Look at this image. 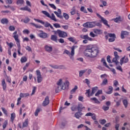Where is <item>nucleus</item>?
I'll return each instance as SVG.
<instances>
[{
	"mask_svg": "<svg viewBox=\"0 0 130 130\" xmlns=\"http://www.w3.org/2000/svg\"><path fill=\"white\" fill-rule=\"evenodd\" d=\"M99 53V50L97 47L88 45L84 51V55L87 57H96Z\"/></svg>",
	"mask_w": 130,
	"mask_h": 130,
	"instance_id": "f257e3e1",
	"label": "nucleus"
},
{
	"mask_svg": "<svg viewBox=\"0 0 130 130\" xmlns=\"http://www.w3.org/2000/svg\"><path fill=\"white\" fill-rule=\"evenodd\" d=\"M70 86V82L66 81L64 82L62 79H60L57 81L55 85V93H59L62 90H66L68 87Z\"/></svg>",
	"mask_w": 130,
	"mask_h": 130,
	"instance_id": "f03ea898",
	"label": "nucleus"
},
{
	"mask_svg": "<svg viewBox=\"0 0 130 130\" xmlns=\"http://www.w3.org/2000/svg\"><path fill=\"white\" fill-rule=\"evenodd\" d=\"M76 48L75 46H73L71 48V52H70L69 50H64V53L67 54V55H69V56L70 57V59L72 60H74V56L75 55V49Z\"/></svg>",
	"mask_w": 130,
	"mask_h": 130,
	"instance_id": "7ed1b4c3",
	"label": "nucleus"
},
{
	"mask_svg": "<svg viewBox=\"0 0 130 130\" xmlns=\"http://www.w3.org/2000/svg\"><path fill=\"white\" fill-rule=\"evenodd\" d=\"M86 108L85 107H83V105L81 104H78V106L75 105H73L71 107V110L72 111H83V109H85Z\"/></svg>",
	"mask_w": 130,
	"mask_h": 130,
	"instance_id": "20e7f679",
	"label": "nucleus"
},
{
	"mask_svg": "<svg viewBox=\"0 0 130 130\" xmlns=\"http://www.w3.org/2000/svg\"><path fill=\"white\" fill-rule=\"evenodd\" d=\"M53 32L54 34H58L59 37H61V38H66V37H68V34L65 31L60 30V29L53 30Z\"/></svg>",
	"mask_w": 130,
	"mask_h": 130,
	"instance_id": "39448f33",
	"label": "nucleus"
},
{
	"mask_svg": "<svg viewBox=\"0 0 130 130\" xmlns=\"http://www.w3.org/2000/svg\"><path fill=\"white\" fill-rule=\"evenodd\" d=\"M34 20L36 21V22H38V23H41V24L44 25V27H46V28H48V27H50L51 28V29H52V30H54L53 26H52V25H51V24H50V23H49L47 22H44V21H43L41 20L37 19L36 18L34 19Z\"/></svg>",
	"mask_w": 130,
	"mask_h": 130,
	"instance_id": "423d86ee",
	"label": "nucleus"
},
{
	"mask_svg": "<svg viewBox=\"0 0 130 130\" xmlns=\"http://www.w3.org/2000/svg\"><path fill=\"white\" fill-rule=\"evenodd\" d=\"M42 13H43L44 15H45V16L48 17V18H51V20H52V21L57 22V20H56V18H55V16L54 15V14L52 13L51 16L50 14H49V13L46 11H42Z\"/></svg>",
	"mask_w": 130,
	"mask_h": 130,
	"instance_id": "0eeeda50",
	"label": "nucleus"
},
{
	"mask_svg": "<svg viewBox=\"0 0 130 130\" xmlns=\"http://www.w3.org/2000/svg\"><path fill=\"white\" fill-rule=\"evenodd\" d=\"M95 22H88L84 24H83V27L85 28H93V27H95Z\"/></svg>",
	"mask_w": 130,
	"mask_h": 130,
	"instance_id": "6e6552de",
	"label": "nucleus"
},
{
	"mask_svg": "<svg viewBox=\"0 0 130 130\" xmlns=\"http://www.w3.org/2000/svg\"><path fill=\"white\" fill-rule=\"evenodd\" d=\"M36 72L37 74L38 83H41V82L43 81V78H42V76H41V73L39 70H37Z\"/></svg>",
	"mask_w": 130,
	"mask_h": 130,
	"instance_id": "1a4fd4ad",
	"label": "nucleus"
},
{
	"mask_svg": "<svg viewBox=\"0 0 130 130\" xmlns=\"http://www.w3.org/2000/svg\"><path fill=\"white\" fill-rule=\"evenodd\" d=\"M128 62V58L124 56V57L121 58L120 60V64L121 66H122L123 63H126V62Z\"/></svg>",
	"mask_w": 130,
	"mask_h": 130,
	"instance_id": "9d476101",
	"label": "nucleus"
},
{
	"mask_svg": "<svg viewBox=\"0 0 130 130\" xmlns=\"http://www.w3.org/2000/svg\"><path fill=\"white\" fill-rule=\"evenodd\" d=\"M79 36L82 39H87V40H89V41H93V39H92V38H90L88 35H80Z\"/></svg>",
	"mask_w": 130,
	"mask_h": 130,
	"instance_id": "9b49d317",
	"label": "nucleus"
},
{
	"mask_svg": "<svg viewBox=\"0 0 130 130\" xmlns=\"http://www.w3.org/2000/svg\"><path fill=\"white\" fill-rule=\"evenodd\" d=\"M49 102H50L49 96H46L42 104L43 106H47V105L49 104Z\"/></svg>",
	"mask_w": 130,
	"mask_h": 130,
	"instance_id": "f8f14e48",
	"label": "nucleus"
},
{
	"mask_svg": "<svg viewBox=\"0 0 130 130\" xmlns=\"http://www.w3.org/2000/svg\"><path fill=\"white\" fill-rule=\"evenodd\" d=\"M54 14L60 19H63V16L61 15V10L60 9H58V12L54 11Z\"/></svg>",
	"mask_w": 130,
	"mask_h": 130,
	"instance_id": "ddd939ff",
	"label": "nucleus"
},
{
	"mask_svg": "<svg viewBox=\"0 0 130 130\" xmlns=\"http://www.w3.org/2000/svg\"><path fill=\"white\" fill-rule=\"evenodd\" d=\"M39 37L41 38H48V35L45 32H43V31L41 30V33L39 34Z\"/></svg>",
	"mask_w": 130,
	"mask_h": 130,
	"instance_id": "4468645a",
	"label": "nucleus"
},
{
	"mask_svg": "<svg viewBox=\"0 0 130 130\" xmlns=\"http://www.w3.org/2000/svg\"><path fill=\"white\" fill-rule=\"evenodd\" d=\"M82 111H78L75 113L74 114V117L75 118H77V119H80L82 117V115H83V114L81 113Z\"/></svg>",
	"mask_w": 130,
	"mask_h": 130,
	"instance_id": "2eb2a0df",
	"label": "nucleus"
},
{
	"mask_svg": "<svg viewBox=\"0 0 130 130\" xmlns=\"http://www.w3.org/2000/svg\"><path fill=\"white\" fill-rule=\"evenodd\" d=\"M51 68L52 69H57L58 70H62V69H64V66L63 65H54L51 66Z\"/></svg>",
	"mask_w": 130,
	"mask_h": 130,
	"instance_id": "dca6fc26",
	"label": "nucleus"
},
{
	"mask_svg": "<svg viewBox=\"0 0 130 130\" xmlns=\"http://www.w3.org/2000/svg\"><path fill=\"white\" fill-rule=\"evenodd\" d=\"M129 34V32H127L126 31H123L122 30L121 32V38L122 39H124V36H128Z\"/></svg>",
	"mask_w": 130,
	"mask_h": 130,
	"instance_id": "f3484780",
	"label": "nucleus"
},
{
	"mask_svg": "<svg viewBox=\"0 0 130 130\" xmlns=\"http://www.w3.org/2000/svg\"><path fill=\"white\" fill-rule=\"evenodd\" d=\"M20 10H21V11H27V12H29V13H31L32 12L31 9L28 7V6H25L24 7L21 8Z\"/></svg>",
	"mask_w": 130,
	"mask_h": 130,
	"instance_id": "a211bd4d",
	"label": "nucleus"
},
{
	"mask_svg": "<svg viewBox=\"0 0 130 130\" xmlns=\"http://www.w3.org/2000/svg\"><path fill=\"white\" fill-rule=\"evenodd\" d=\"M101 21H102V22H103V24H104V25H106V26H107V27H108V28H110V25H109V24H108V21H107L105 18H104L103 17L102 18Z\"/></svg>",
	"mask_w": 130,
	"mask_h": 130,
	"instance_id": "6ab92c4d",
	"label": "nucleus"
},
{
	"mask_svg": "<svg viewBox=\"0 0 130 130\" xmlns=\"http://www.w3.org/2000/svg\"><path fill=\"white\" fill-rule=\"evenodd\" d=\"M45 49L47 52H51L52 51V47L46 45L45 46Z\"/></svg>",
	"mask_w": 130,
	"mask_h": 130,
	"instance_id": "aec40b11",
	"label": "nucleus"
},
{
	"mask_svg": "<svg viewBox=\"0 0 130 130\" xmlns=\"http://www.w3.org/2000/svg\"><path fill=\"white\" fill-rule=\"evenodd\" d=\"M97 90H98V87L95 86L92 88L91 93H90V96H93L96 92H97Z\"/></svg>",
	"mask_w": 130,
	"mask_h": 130,
	"instance_id": "412c9836",
	"label": "nucleus"
},
{
	"mask_svg": "<svg viewBox=\"0 0 130 130\" xmlns=\"http://www.w3.org/2000/svg\"><path fill=\"white\" fill-rule=\"evenodd\" d=\"M93 32L94 33H95V34H96L97 35H100L102 34V30L96 28L93 29Z\"/></svg>",
	"mask_w": 130,
	"mask_h": 130,
	"instance_id": "4be33fe9",
	"label": "nucleus"
},
{
	"mask_svg": "<svg viewBox=\"0 0 130 130\" xmlns=\"http://www.w3.org/2000/svg\"><path fill=\"white\" fill-rule=\"evenodd\" d=\"M113 21H114V22H115V23H118V22H121V21H122V18H121V17L119 16L118 17H116V18H114L113 19Z\"/></svg>",
	"mask_w": 130,
	"mask_h": 130,
	"instance_id": "5701e85b",
	"label": "nucleus"
},
{
	"mask_svg": "<svg viewBox=\"0 0 130 130\" xmlns=\"http://www.w3.org/2000/svg\"><path fill=\"white\" fill-rule=\"evenodd\" d=\"M15 41L17 42V45L18 46V44H20V40H19V35H15L13 36Z\"/></svg>",
	"mask_w": 130,
	"mask_h": 130,
	"instance_id": "b1692460",
	"label": "nucleus"
},
{
	"mask_svg": "<svg viewBox=\"0 0 130 130\" xmlns=\"http://www.w3.org/2000/svg\"><path fill=\"white\" fill-rule=\"evenodd\" d=\"M101 62H103V65L106 67V68H107V69H110V68H109V66L107 65V63H106V61L104 59V58H102Z\"/></svg>",
	"mask_w": 130,
	"mask_h": 130,
	"instance_id": "393cba45",
	"label": "nucleus"
},
{
	"mask_svg": "<svg viewBox=\"0 0 130 130\" xmlns=\"http://www.w3.org/2000/svg\"><path fill=\"white\" fill-rule=\"evenodd\" d=\"M51 40H52V41H55V42H57V37L56 35H52L51 36Z\"/></svg>",
	"mask_w": 130,
	"mask_h": 130,
	"instance_id": "a878e982",
	"label": "nucleus"
},
{
	"mask_svg": "<svg viewBox=\"0 0 130 130\" xmlns=\"http://www.w3.org/2000/svg\"><path fill=\"white\" fill-rule=\"evenodd\" d=\"M118 59H119V57H115L112 59V62H115V64L116 65L118 64L119 62H118V60H117Z\"/></svg>",
	"mask_w": 130,
	"mask_h": 130,
	"instance_id": "bb28decb",
	"label": "nucleus"
},
{
	"mask_svg": "<svg viewBox=\"0 0 130 130\" xmlns=\"http://www.w3.org/2000/svg\"><path fill=\"white\" fill-rule=\"evenodd\" d=\"M26 126H28V119H25V121L23 122L22 128L26 127Z\"/></svg>",
	"mask_w": 130,
	"mask_h": 130,
	"instance_id": "cd10ccee",
	"label": "nucleus"
},
{
	"mask_svg": "<svg viewBox=\"0 0 130 130\" xmlns=\"http://www.w3.org/2000/svg\"><path fill=\"white\" fill-rule=\"evenodd\" d=\"M108 83V80L107 79L105 78L103 80L102 83H101V86H105V85H107Z\"/></svg>",
	"mask_w": 130,
	"mask_h": 130,
	"instance_id": "c85d7f7f",
	"label": "nucleus"
},
{
	"mask_svg": "<svg viewBox=\"0 0 130 130\" xmlns=\"http://www.w3.org/2000/svg\"><path fill=\"white\" fill-rule=\"evenodd\" d=\"M2 86L3 87V90L5 91L7 89V85L6 84V81L5 79H3L2 81Z\"/></svg>",
	"mask_w": 130,
	"mask_h": 130,
	"instance_id": "c756f323",
	"label": "nucleus"
},
{
	"mask_svg": "<svg viewBox=\"0 0 130 130\" xmlns=\"http://www.w3.org/2000/svg\"><path fill=\"white\" fill-rule=\"evenodd\" d=\"M77 89H78V86L75 85L74 88L71 90L70 91L71 94H74V93H75Z\"/></svg>",
	"mask_w": 130,
	"mask_h": 130,
	"instance_id": "7c9ffc66",
	"label": "nucleus"
},
{
	"mask_svg": "<svg viewBox=\"0 0 130 130\" xmlns=\"http://www.w3.org/2000/svg\"><path fill=\"white\" fill-rule=\"evenodd\" d=\"M92 101H94V103H96L97 104H100V102L96 98H92L90 99Z\"/></svg>",
	"mask_w": 130,
	"mask_h": 130,
	"instance_id": "2f4dec72",
	"label": "nucleus"
},
{
	"mask_svg": "<svg viewBox=\"0 0 130 130\" xmlns=\"http://www.w3.org/2000/svg\"><path fill=\"white\" fill-rule=\"evenodd\" d=\"M87 72V70H81L79 71V77H81L85 73Z\"/></svg>",
	"mask_w": 130,
	"mask_h": 130,
	"instance_id": "473e14b6",
	"label": "nucleus"
},
{
	"mask_svg": "<svg viewBox=\"0 0 130 130\" xmlns=\"http://www.w3.org/2000/svg\"><path fill=\"white\" fill-rule=\"evenodd\" d=\"M123 104L125 108L127 107V105L128 104V102H127V100H123L122 101Z\"/></svg>",
	"mask_w": 130,
	"mask_h": 130,
	"instance_id": "72a5a7b5",
	"label": "nucleus"
},
{
	"mask_svg": "<svg viewBox=\"0 0 130 130\" xmlns=\"http://www.w3.org/2000/svg\"><path fill=\"white\" fill-rule=\"evenodd\" d=\"M63 17L64 18L65 20H69V19H70V16L66 13H63Z\"/></svg>",
	"mask_w": 130,
	"mask_h": 130,
	"instance_id": "f704fd0d",
	"label": "nucleus"
},
{
	"mask_svg": "<svg viewBox=\"0 0 130 130\" xmlns=\"http://www.w3.org/2000/svg\"><path fill=\"white\" fill-rule=\"evenodd\" d=\"M1 22L2 24H8L9 23V20L7 18H3L1 20Z\"/></svg>",
	"mask_w": 130,
	"mask_h": 130,
	"instance_id": "c9c22d12",
	"label": "nucleus"
},
{
	"mask_svg": "<svg viewBox=\"0 0 130 130\" xmlns=\"http://www.w3.org/2000/svg\"><path fill=\"white\" fill-rule=\"evenodd\" d=\"M28 96H29V93H20V97L21 98H24V97H28Z\"/></svg>",
	"mask_w": 130,
	"mask_h": 130,
	"instance_id": "e433bc0d",
	"label": "nucleus"
},
{
	"mask_svg": "<svg viewBox=\"0 0 130 130\" xmlns=\"http://www.w3.org/2000/svg\"><path fill=\"white\" fill-rule=\"evenodd\" d=\"M20 61L22 63L26 62V61H27V58L25 56L22 57L20 59Z\"/></svg>",
	"mask_w": 130,
	"mask_h": 130,
	"instance_id": "4c0bfd02",
	"label": "nucleus"
},
{
	"mask_svg": "<svg viewBox=\"0 0 130 130\" xmlns=\"http://www.w3.org/2000/svg\"><path fill=\"white\" fill-rule=\"evenodd\" d=\"M15 117H16V114L14 113H13L11 114V119L12 122H14V119H15Z\"/></svg>",
	"mask_w": 130,
	"mask_h": 130,
	"instance_id": "58836bf2",
	"label": "nucleus"
},
{
	"mask_svg": "<svg viewBox=\"0 0 130 130\" xmlns=\"http://www.w3.org/2000/svg\"><path fill=\"white\" fill-rule=\"evenodd\" d=\"M80 11H81V12H83V13H85V14H87V13H88L87 12V10H86V9H85V7L84 6H82L81 7Z\"/></svg>",
	"mask_w": 130,
	"mask_h": 130,
	"instance_id": "ea45409f",
	"label": "nucleus"
},
{
	"mask_svg": "<svg viewBox=\"0 0 130 130\" xmlns=\"http://www.w3.org/2000/svg\"><path fill=\"white\" fill-rule=\"evenodd\" d=\"M113 90V88L112 87V86H109V91L107 92V94H111V93H112Z\"/></svg>",
	"mask_w": 130,
	"mask_h": 130,
	"instance_id": "a19ab883",
	"label": "nucleus"
},
{
	"mask_svg": "<svg viewBox=\"0 0 130 130\" xmlns=\"http://www.w3.org/2000/svg\"><path fill=\"white\" fill-rule=\"evenodd\" d=\"M30 24L32 25V26H34V27H36V28H42V26L36 24H35L34 23H30Z\"/></svg>",
	"mask_w": 130,
	"mask_h": 130,
	"instance_id": "79ce46f5",
	"label": "nucleus"
},
{
	"mask_svg": "<svg viewBox=\"0 0 130 130\" xmlns=\"http://www.w3.org/2000/svg\"><path fill=\"white\" fill-rule=\"evenodd\" d=\"M67 125V121L63 122L61 123V128H64V127Z\"/></svg>",
	"mask_w": 130,
	"mask_h": 130,
	"instance_id": "37998d69",
	"label": "nucleus"
},
{
	"mask_svg": "<svg viewBox=\"0 0 130 130\" xmlns=\"http://www.w3.org/2000/svg\"><path fill=\"white\" fill-rule=\"evenodd\" d=\"M18 49V50H17V52H18V54L20 55L21 54V45L19 44H18V46H17Z\"/></svg>",
	"mask_w": 130,
	"mask_h": 130,
	"instance_id": "c03bdc74",
	"label": "nucleus"
},
{
	"mask_svg": "<svg viewBox=\"0 0 130 130\" xmlns=\"http://www.w3.org/2000/svg\"><path fill=\"white\" fill-rule=\"evenodd\" d=\"M7 125H8V120H5L3 125L4 129L7 127Z\"/></svg>",
	"mask_w": 130,
	"mask_h": 130,
	"instance_id": "a18cd8bd",
	"label": "nucleus"
},
{
	"mask_svg": "<svg viewBox=\"0 0 130 130\" xmlns=\"http://www.w3.org/2000/svg\"><path fill=\"white\" fill-rule=\"evenodd\" d=\"M102 109H103L104 111H107V110L109 109V107L104 105L103 106Z\"/></svg>",
	"mask_w": 130,
	"mask_h": 130,
	"instance_id": "49530a36",
	"label": "nucleus"
},
{
	"mask_svg": "<svg viewBox=\"0 0 130 130\" xmlns=\"http://www.w3.org/2000/svg\"><path fill=\"white\" fill-rule=\"evenodd\" d=\"M99 122L100 123H101V124H102V125L105 124V123H106V120L105 119L100 120Z\"/></svg>",
	"mask_w": 130,
	"mask_h": 130,
	"instance_id": "de8ad7c7",
	"label": "nucleus"
},
{
	"mask_svg": "<svg viewBox=\"0 0 130 130\" xmlns=\"http://www.w3.org/2000/svg\"><path fill=\"white\" fill-rule=\"evenodd\" d=\"M40 112V109H37L35 112V116H38V113Z\"/></svg>",
	"mask_w": 130,
	"mask_h": 130,
	"instance_id": "09e8293b",
	"label": "nucleus"
},
{
	"mask_svg": "<svg viewBox=\"0 0 130 130\" xmlns=\"http://www.w3.org/2000/svg\"><path fill=\"white\" fill-rule=\"evenodd\" d=\"M17 5H22L24 4V0H17Z\"/></svg>",
	"mask_w": 130,
	"mask_h": 130,
	"instance_id": "8fccbe9b",
	"label": "nucleus"
},
{
	"mask_svg": "<svg viewBox=\"0 0 130 130\" xmlns=\"http://www.w3.org/2000/svg\"><path fill=\"white\" fill-rule=\"evenodd\" d=\"M90 93H91V89L86 90L85 94H87V97H90V96H91V94H90Z\"/></svg>",
	"mask_w": 130,
	"mask_h": 130,
	"instance_id": "3c124183",
	"label": "nucleus"
},
{
	"mask_svg": "<svg viewBox=\"0 0 130 130\" xmlns=\"http://www.w3.org/2000/svg\"><path fill=\"white\" fill-rule=\"evenodd\" d=\"M15 28L14 26L13 25H11L9 27V30L10 31H15Z\"/></svg>",
	"mask_w": 130,
	"mask_h": 130,
	"instance_id": "603ef678",
	"label": "nucleus"
},
{
	"mask_svg": "<svg viewBox=\"0 0 130 130\" xmlns=\"http://www.w3.org/2000/svg\"><path fill=\"white\" fill-rule=\"evenodd\" d=\"M100 94H102V90H99L97 91V92L95 94V96H99Z\"/></svg>",
	"mask_w": 130,
	"mask_h": 130,
	"instance_id": "864d4df0",
	"label": "nucleus"
},
{
	"mask_svg": "<svg viewBox=\"0 0 130 130\" xmlns=\"http://www.w3.org/2000/svg\"><path fill=\"white\" fill-rule=\"evenodd\" d=\"M36 91V86H34L32 88V91L31 94V96H32V95H34V94H35Z\"/></svg>",
	"mask_w": 130,
	"mask_h": 130,
	"instance_id": "5fc2aeb1",
	"label": "nucleus"
},
{
	"mask_svg": "<svg viewBox=\"0 0 130 130\" xmlns=\"http://www.w3.org/2000/svg\"><path fill=\"white\" fill-rule=\"evenodd\" d=\"M53 26L54 27H55V28H60V24H58V23H54L53 24Z\"/></svg>",
	"mask_w": 130,
	"mask_h": 130,
	"instance_id": "6e6d98bb",
	"label": "nucleus"
},
{
	"mask_svg": "<svg viewBox=\"0 0 130 130\" xmlns=\"http://www.w3.org/2000/svg\"><path fill=\"white\" fill-rule=\"evenodd\" d=\"M108 35L109 36V37H111V38H115L116 37V36L114 34H108Z\"/></svg>",
	"mask_w": 130,
	"mask_h": 130,
	"instance_id": "4d7b16f0",
	"label": "nucleus"
},
{
	"mask_svg": "<svg viewBox=\"0 0 130 130\" xmlns=\"http://www.w3.org/2000/svg\"><path fill=\"white\" fill-rule=\"evenodd\" d=\"M49 6L52 9H54V10H56V7L54 4H49Z\"/></svg>",
	"mask_w": 130,
	"mask_h": 130,
	"instance_id": "13d9d810",
	"label": "nucleus"
},
{
	"mask_svg": "<svg viewBox=\"0 0 130 130\" xmlns=\"http://www.w3.org/2000/svg\"><path fill=\"white\" fill-rule=\"evenodd\" d=\"M107 60L108 61V62H109V63H111L112 62H111V60L110 59V56H107Z\"/></svg>",
	"mask_w": 130,
	"mask_h": 130,
	"instance_id": "bf43d9fd",
	"label": "nucleus"
},
{
	"mask_svg": "<svg viewBox=\"0 0 130 130\" xmlns=\"http://www.w3.org/2000/svg\"><path fill=\"white\" fill-rule=\"evenodd\" d=\"M25 49L27 50V51H32V48H31L29 46H27L25 47Z\"/></svg>",
	"mask_w": 130,
	"mask_h": 130,
	"instance_id": "052dcab7",
	"label": "nucleus"
},
{
	"mask_svg": "<svg viewBox=\"0 0 130 130\" xmlns=\"http://www.w3.org/2000/svg\"><path fill=\"white\" fill-rule=\"evenodd\" d=\"M89 35H90V36H91V37H93V38L96 37V36H97L96 35H95L94 34V32H93L92 31L90 32Z\"/></svg>",
	"mask_w": 130,
	"mask_h": 130,
	"instance_id": "680f3d73",
	"label": "nucleus"
},
{
	"mask_svg": "<svg viewBox=\"0 0 130 130\" xmlns=\"http://www.w3.org/2000/svg\"><path fill=\"white\" fill-rule=\"evenodd\" d=\"M68 40H69V41H71V42H75V41H76V40H75V39H74L73 37L68 38Z\"/></svg>",
	"mask_w": 130,
	"mask_h": 130,
	"instance_id": "e2e57ef3",
	"label": "nucleus"
},
{
	"mask_svg": "<svg viewBox=\"0 0 130 130\" xmlns=\"http://www.w3.org/2000/svg\"><path fill=\"white\" fill-rule=\"evenodd\" d=\"M29 21H30V19H29V18H26L23 20L24 23H29Z\"/></svg>",
	"mask_w": 130,
	"mask_h": 130,
	"instance_id": "0e129e2a",
	"label": "nucleus"
},
{
	"mask_svg": "<svg viewBox=\"0 0 130 130\" xmlns=\"http://www.w3.org/2000/svg\"><path fill=\"white\" fill-rule=\"evenodd\" d=\"M116 69L122 73V68H121V66H119L117 67H116Z\"/></svg>",
	"mask_w": 130,
	"mask_h": 130,
	"instance_id": "69168bd1",
	"label": "nucleus"
},
{
	"mask_svg": "<svg viewBox=\"0 0 130 130\" xmlns=\"http://www.w3.org/2000/svg\"><path fill=\"white\" fill-rule=\"evenodd\" d=\"M58 42L60 43H63L64 42V40H63V39H59L58 40Z\"/></svg>",
	"mask_w": 130,
	"mask_h": 130,
	"instance_id": "338daca9",
	"label": "nucleus"
},
{
	"mask_svg": "<svg viewBox=\"0 0 130 130\" xmlns=\"http://www.w3.org/2000/svg\"><path fill=\"white\" fill-rule=\"evenodd\" d=\"M115 40V38H112L109 39V42H113Z\"/></svg>",
	"mask_w": 130,
	"mask_h": 130,
	"instance_id": "774afa93",
	"label": "nucleus"
}]
</instances>
